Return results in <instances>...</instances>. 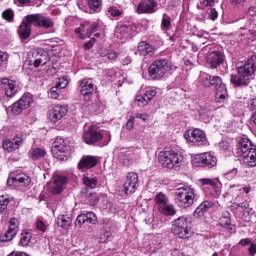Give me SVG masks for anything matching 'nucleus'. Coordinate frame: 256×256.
<instances>
[{"label":"nucleus","mask_w":256,"mask_h":256,"mask_svg":"<svg viewBox=\"0 0 256 256\" xmlns=\"http://www.w3.org/2000/svg\"><path fill=\"white\" fill-rule=\"evenodd\" d=\"M200 83L203 87L215 88L216 103H223L228 97L227 86L223 83V79L219 76H213L206 72H200Z\"/></svg>","instance_id":"nucleus-1"},{"label":"nucleus","mask_w":256,"mask_h":256,"mask_svg":"<svg viewBox=\"0 0 256 256\" xmlns=\"http://www.w3.org/2000/svg\"><path fill=\"white\" fill-rule=\"evenodd\" d=\"M175 203L180 209H189L195 203V189L191 186L181 185L174 190Z\"/></svg>","instance_id":"nucleus-2"},{"label":"nucleus","mask_w":256,"mask_h":256,"mask_svg":"<svg viewBox=\"0 0 256 256\" xmlns=\"http://www.w3.org/2000/svg\"><path fill=\"white\" fill-rule=\"evenodd\" d=\"M169 71H173V63L165 58L155 60L149 67V75L156 81L163 79Z\"/></svg>","instance_id":"nucleus-3"},{"label":"nucleus","mask_w":256,"mask_h":256,"mask_svg":"<svg viewBox=\"0 0 256 256\" xmlns=\"http://www.w3.org/2000/svg\"><path fill=\"white\" fill-rule=\"evenodd\" d=\"M158 161L167 169H173L183 163V156L172 149H164L159 153Z\"/></svg>","instance_id":"nucleus-4"},{"label":"nucleus","mask_w":256,"mask_h":256,"mask_svg":"<svg viewBox=\"0 0 256 256\" xmlns=\"http://www.w3.org/2000/svg\"><path fill=\"white\" fill-rule=\"evenodd\" d=\"M191 220L186 216H181L173 221L172 233H174L180 239H189L191 234Z\"/></svg>","instance_id":"nucleus-5"},{"label":"nucleus","mask_w":256,"mask_h":256,"mask_svg":"<svg viewBox=\"0 0 256 256\" xmlns=\"http://www.w3.org/2000/svg\"><path fill=\"white\" fill-rule=\"evenodd\" d=\"M192 164L195 167H208V169H213L217 166V157L211 155L209 152L202 154H197L192 159Z\"/></svg>","instance_id":"nucleus-6"},{"label":"nucleus","mask_w":256,"mask_h":256,"mask_svg":"<svg viewBox=\"0 0 256 256\" xmlns=\"http://www.w3.org/2000/svg\"><path fill=\"white\" fill-rule=\"evenodd\" d=\"M26 21H29L34 27H41L43 29H53L55 22L48 16L43 14H30L27 15Z\"/></svg>","instance_id":"nucleus-7"},{"label":"nucleus","mask_w":256,"mask_h":256,"mask_svg":"<svg viewBox=\"0 0 256 256\" xmlns=\"http://www.w3.org/2000/svg\"><path fill=\"white\" fill-rule=\"evenodd\" d=\"M51 58H49V53L43 49H36L32 51L30 57V65H33L36 69L41 67V65H47Z\"/></svg>","instance_id":"nucleus-8"},{"label":"nucleus","mask_w":256,"mask_h":256,"mask_svg":"<svg viewBox=\"0 0 256 256\" xmlns=\"http://www.w3.org/2000/svg\"><path fill=\"white\" fill-rule=\"evenodd\" d=\"M65 185H67V177L56 175L48 183V190L52 195H59V193H63Z\"/></svg>","instance_id":"nucleus-9"},{"label":"nucleus","mask_w":256,"mask_h":256,"mask_svg":"<svg viewBox=\"0 0 256 256\" xmlns=\"http://www.w3.org/2000/svg\"><path fill=\"white\" fill-rule=\"evenodd\" d=\"M68 111L69 108L67 107V105L56 104L49 109L48 118L51 123H57L67 115Z\"/></svg>","instance_id":"nucleus-10"},{"label":"nucleus","mask_w":256,"mask_h":256,"mask_svg":"<svg viewBox=\"0 0 256 256\" xmlns=\"http://www.w3.org/2000/svg\"><path fill=\"white\" fill-rule=\"evenodd\" d=\"M224 61L225 56L218 50H211L206 56V62L210 69H217V67H221Z\"/></svg>","instance_id":"nucleus-11"},{"label":"nucleus","mask_w":256,"mask_h":256,"mask_svg":"<svg viewBox=\"0 0 256 256\" xmlns=\"http://www.w3.org/2000/svg\"><path fill=\"white\" fill-rule=\"evenodd\" d=\"M239 75H242L245 79H249L251 75H255L256 71V56L253 55L245 62L243 66L237 68Z\"/></svg>","instance_id":"nucleus-12"},{"label":"nucleus","mask_w":256,"mask_h":256,"mask_svg":"<svg viewBox=\"0 0 256 256\" xmlns=\"http://www.w3.org/2000/svg\"><path fill=\"white\" fill-rule=\"evenodd\" d=\"M17 233H19V220L11 218L9 221L8 230L5 232V234L0 235V241L2 243L13 241V239H15L17 236Z\"/></svg>","instance_id":"nucleus-13"},{"label":"nucleus","mask_w":256,"mask_h":256,"mask_svg":"<svg viewBox=\"0 0 256 256\" xmlns=\"http://www.w3.org/2000/svg\"><path fill=\"white\" fill-rule=\"evenodd\" d=\"M80 93L83 95L85 101H91V95L95 91V84L91 78H84L79 81Z\"/></svg>","instance_id":"nucleus-14"},{"label":"nucleus","mask_w":256,"mask_h":256,"mask_svg":"<svg viewBox=\"0 0 256 256\" xmlns=\"http://www.w3.org/2000/svg\"><path fill=\"white\" fill-rule=\"evenodd\" d=\"M82 139L86 145H95V143L103 141V134L96 130L95 127H90L86 132H84Z\"/></svg>","instance_id":"nucleus-15"},{"label":"nucleus","mask_w":256,"mask_h":256,"mask_svg":"<svg viewBox=\"0 0 256 256\" xmlns=\"http://www.w3.org/2000/svg\"><path fill=\"white\" fill-rule=\"evenodd\" d=\"M98 28H99V24L97 22H94L91 25L81 24L80 27L75 29V33L77 34L79 39H87V38L91 37L93 35V33H95V31H97Z\"/></svg>","instance_id":"nucleus-16"},{"label":"nucleus","mask_w":256,"mask_h":256,"mask_svg":"<svg viewBox=\"0 0 256 256\" xmlns=\"http://www.w3.org/2000/svg\"><path fill=\"white\" fill-rule=\"evenodd\" d=\"M203 191H207V187H211L214 193H212L213 197H219L221 195V183L218 179H209V178H202L199 180Z\"/></svg>","instance_id":"nucleus-17"},{"label":"nucleus","mask_w":256,"mask_h":256,"mask_svg":"<svg viewBox=\"0 0 256 256\" xmlns=\"http://www.w3.org/2000/svg\"><path fill=\"white\" fill-rule=\"evenodd\" d=\"M157 5L155 0H141L136 8V13L138 15L155 13Z\"/></svg>","instance_id":"nucleus-18"},{"label":"nucleus","mask_w":256,"mask_h":256,"mask_svg":"<svg viewBox=\"0 0 256 256\" xmlns=\"http://www.w3.org/2000/svg\"><path fill=\"white\" fill-rule=\"evenodd\" d=\"M137 183H139V176L137 175V173L135 172L128 173L126 177V182L124 183V189H125L126 195L135 193Z\"/></svg>","instance_id":"nucleus-19"},{"label":"nucleus","mask_w":256,"mask_h":256,"mask_svg":"<svg viewBox=\"0 0 256 256\" xmlns=\"http://www.w3.org/2000/svg\"><path fill=\"white\" fill-rule=\"evenodd\" d=\"M186 141L190 143H205L207 137H205V132L201 129H194L190 134L189 132L184 134Z\"/></svg>","instance_id":"nucleus-20"},{"label":"nucleus","mask_w":256,"mask_h":256,"mask_svg":"<svg viewBox=\"0 0 256 256\" xmlns=\"http://www.w3.org/2000/svg\"><path fill=\"white\" fill-rule=\"evenodd\" d=\"M21 143H23V139L19 136H16L12 140H3L2 147L4 151H7V153H13V151H17V149L21 147Z\"/></svg>","instance_id":"nucleus-21"},{"label":"nucleus","mask_w":256,"mask_h":256,"mask_svg":"<svg viewBox=\"0 0 256 256\" xmlns=\"http://www.w3.org/2000/svg\"><path fill=\"white\" fill-rule=\"evenodd\" d=\"M30 183L31 178L26 174H18L15 177H9L7 180L9 187H19V185H29Z\"/></svg>","instance_id":"nucleus-22"},{"label":"nucleus","mask_w":256,"mask_h":256,"mask_svg":"<svg viewBox=\"0 0 256 256\" xmlns=\"http://www.w3.org/2000/svg\"><path fill=\"white\" fill-rule=\"evenodd\" d=\"M2 88L4 89L6 97H15V95H17V84H15V81L13 80L3 78Z\"/></svg>","instance_id":"nucleus-23"},{"label":"nucleus","mask_w":256,"mask_h":256,"mask_svg":"<svg viewBox=\"0 0 256 256\" xmlns=\"http://www.w3.org/2000/svg\"><path fill=\"white\" fill-rule=\"evenodd\" d=\"M233 213H242L243 217H249L251 210L249 209V202L244 201L241 203L233 202L230 206Z\"/></svg>","instance_id":"nucleus-24"},{"label":"nucleus","mask_w":256,"mask_h":256,"mask_svg":"<svg viewBox=\"0 0 256 256\" xmlns=\"http://www.w3.org/2000/svg\"><path fill=\"white\" fill-rule=\"evenodd\" d=\"M31 25H33V23L27 21V16H25L22 24L18 28L20 39H29V37H31Z\"/></svg>","instance_id":"nucleus-25"},{"label":"nucleus","mask_w":256,"mask_h":256,"mask_svg":"<svg viewBox=\"0 0 256 256\" xmlns=\"http://www.w3.org/2000/svg\"><path fill=\"white\" fill-rule=\"evenodd\" d=\"M256 148V146L249 140V138H244L239 143L238 147V155L240 157H243V155H247L249 151H253V149Z\"/></svg>","instance_id":"nucleus-26"},{"label":"nucleus","mask_w":256,"mask_h":256,"mask_svg":"<svg viewBox=\"0 0 256 256\" xmlns=\"http://www.w3.org/2000/svg\"><path fill=\"white\" fill-rule=\"evenodd\" d=\"M63 143H65V141L61 142V138L54 141L51 150L53 157H63V155H59V153H67V151H69L67 146Z\"/></svg>","instance_id":"nucleus-27"},{"label":"nucleus","mask_w":256,"mask_h":256,"mask_svg":"<svg viewBox=\"0 0 256 256\" xmlns=\"http://www.w3.org/2000/svg\"><path fill=\"white\" fill-rule=\"evenodd\" d=\"M97 165V158L95 156H86L82 158L78 164L79 169L82 171H87V169H91Z\"/></svg>","instance_id":"nucleus-28"},{"label":"nucleus","mask_w":256,"mask_h":256,"mask_svg":"<svg viewBox=\"0 0 256 256\" xmlns=\"http://www.w3.org/2000/svg\"><path fill=\"white\" fill-rule=\"evenodd\" d=\"M138 52L143 57H152L153 53H155V47L143 41V42H140L138 45Z\"/></svg>","instance_id":"nucleus-29"},{"label":"nucleus","mask_w":256,"mask_h":256,"mask_svg":"<svg viewBox=\"0 0 256 256\" xmlns=\"http://www.w3.org/2000/svg\"><path fill=\"white\" fill-rule=\"evenodd\" d=\"M213 207V203L210 201H203L194 211V217H204L205 213Z\"/></svg>","instance_id":"nucleus-30"},{"label":"nucleus","mask_w":256,"mask_h":256,"mask_svg":"<svg viewBox=\"0 0 256 256\" xmlns=\"http://www.w3.org/2000/svg\"><path fill=\"white\" fill-rule=\"evenodd\" d=\"M243 163L248 165V167L256 166V148H252L249 152H246V155H242Z\"/></svg>","instance_id":"nucleus-31"},{"label":"nucleus","mask_w":256,"mask_h":256,"mask_svg":"<svg viewBox=\"0 0 256 256\" xmlns=\"http://www.w3.org/2000/svg\"><path fill=\"white\" fill-rule=\"evenodd\" d=\"M131 31V28L127 25H118L115 30V37L117 39L123 40L127 39L129 37V33Z\"/></svg>","instance_id":"nucleus-32"},{"label":"nucleus","mask_w":256,"mask_h":256,"mask_svg":"<svg viewBox=\"0 0 256 256\" xmlns=\"http://www.w3.org/2000/svg\"><path fill=\"white\" fill-rule=\"evenodd\" d=\"M230 82L234 87H241L243 85H249V78L243 77V75L232 74L230 78Z\"/></svg>","instance_id":"nucleus-33"},{"label":"nucleus","mask_w":256,"mask_h":256,"mask_svg":"<svg viewBox=\"0 0 256 256\" xmlns=\"http://www.w3.org/2000/svg\"><path fill=\"white\" fill-rule=\"evenodd\" d=\"M213 111V107L209 105H205L204 107L200 108L198 113L199 117L201 118L204 123H209L211 121V113Z\"/></svg>","instance_id":"nucleus-34"},{"label":"nucleus","mask_w":256,"mask_h":256,"mask_svg":"<svg viewBox=\"0 0 256 256\" xmlns=\"http://www.w3.org/2000/svg\"><path fill=\"white\" fill-rule=\"evenodd\" d=\"M82 181L86 187L89 189H95L97 187V183L99 180L94 175L84 174L82 177Z\"/></svg>","instance_id":"nucleus-35"},{"label":"nucleus","mask_w":256,"mask_h":256,"mask_svg":"<svg viewBox=\"0 0 256 256\" xmlns=\"http://www.w3.org/2000/svg\"><path fill=\"white\" fill-rule=\"evenodd\" d=\"M32 238L31 230H24L20 235L19 245H21V247H27V245L31 243Z\"/></svg>","instance_id":"nucleus-36"},{"label":"nucleus","mask_w":256,"mask_h":256,"mask_svg":"<svg viewBox=\"0 0 256 256\" xmlns=\"http://www.w3.org/2000/svg\"><path fill=\"white\" fill-rule=\"evenodd\" d=\"M18 103L24 108L29 109L31 107V103H33V95L29 93H25L21 96V98L18 100Z\"/></svg>","instance_id":"nucleus-37"},{"label":"nucleus","mask_w":256,"mask_h":256,"mask_svg":"<svg viewBox=\"0 0 256 256\" xmlns=\"http://www.w3.org/2000/svg\"><path fill=\"white\" fill-rule=\"evenodd\" d=\"M160 213L163 215H175L177 213V210H175V206L173 204H165L164 206L159 207Z\"/></svg>","instance_id":"nucleus-38"},{"label":"nucleus","mask_w":256,"mask_h":256,"mask_svg":"<svg viewBox=\"0 0 256 256\" xmlns=\"http://www.w3.org/2000/svg\"><path fill=\"white\" fill-rule=\"evenodd\" d=\"M45 155H47V152L43 148H33L30 151V157H32L33 161H37V159H41Z\"/></svg>","instance_id":"nucleus-39"},{"label":"nucleus","mask_w":256,"mask_h":256,"mask_svg":"<svg viewBox=\"0 0 256 256\" xmlns=\"http://www.w3.org/2000/svg\"><path fill=\"white\" fill-rule=\"evenodd\" d=\"M99 54L101 55V57H107V59H109L110 61H115V59H117V57H119V53L111 50H107V49H100Z\"/></svg>","instance_id":"nucleus-40"},{"label":"nucleus","mask_w":256,"mask_h":256,"mask_svg":"<svg viewBox=\"0 0 256 256\" xmlns=\"http://www.w3.org/2000/svg\"><path fill=\"white\" fill-rule=\"evenodd\" d=\"M155 201L158 204L159 208L163 207L164 205H167V203H169V198L163 192H160L155 196Z\"/></svg>","instance_id":"nucleus-41"},{"label":"nucleus","mask_w":256,"mask_h":256,"mask_svg":"<svg viewBox=\"0 0 256 256\" xmlns=\"http://www.w3.org/2000/svg\"><path fill=\"white\" fill-rule=\"evenodd\" d=\"M88 7L92 13H97L101 10V0H87Z\"/></svg>","instance_id":"nucleus-42"},{"label":"nucleus","mask_w":256,"mask_h":256,"mask_svg":"<svg viewBox=\"0 0 256 256\" xmlns=\"http://www.w3.org/2000/svg\"><path fill=\"white\" fill-rule=\"evenodd\" d=\"M57 225L59 227L67 228L69 225H71V218L67 216H60L57 219Z\"/></svg>","instance_id":"nucleus-43"},{"label":"nucleus","mask_w":256,"mask_h":256,"mask_svg":"<svg viewBox=\"0 0 256 256\" xmlns=\"http://www.w3.org/2000/svg\"><path fill=\"white\" fill-rule=\"evenodd\" d=\"M219 224L221 227H225L226 229H229V231H233L234 226L231 224V219L229 217L220 218Z\"/></svg>","instance_id":"nucleus-44"},{"label":"nucleus","mask_w":256,"mask_h":256,"mask_svg":"<svg viewBox=\"0 0 256 256\" xmlns=\"http://www.w3.org/2000/svg\"><path fill=\"white\" fill-rule=\"evenodd\" d=\"M135 103L138 105V107H146V105H149V102L147 101V98H145L143 95H137L135 98Z\"/></svg>","instance_id":"nucleus-45"},{"label":"nucleus","mask_w":256,"mask_h":256,"mask_svg":"<svg viewBox=\"0 0 256 256\" xmlns=\"http://www.w3.org/2000/svg\"><path fill=\"white\" fill-rule=\"evenodd\" d=\"M24 110H25V108L22 107V105L19 103V101H16L12 105V113L14 115H21V113H23Z\"/></svg>","instance_id":"nucleus-46"},{"label":"nucleus","mask_w":256,"mask_h":256,"mask_svg":"<svg viewBox=\"0 0 256 256\" xmlns=\"http://www.w3.org/2000/svg\"><path fill=\"white\" fill-rule=\"evenodd\" d=\"M36 229H38V231H41V233H46L47 232V229H48V225L43 222V220L41 219H38L36 220Z\"/></svg>","instance_id":"nucleus-47"},{"label":"nucleus","mask_w":256,"mask_h":256,"mask_svg":"<svg viewBox=\"0 0 256 256\" xmlns=\"http://www.w3.org/2000/svg\"><path fill=\"white\" fill-rule=\"evenodd\" d=\"M84 217L86 219V223H91L92 225H95V223H97V216L93 212H88L84 214Z\"/></svg>","instance_id":"nucleus-48"},{"label":"nucleus","mask_w":256,"mask_h":256,"mask_svg":"<svg viewBox=\"0 0 256 256\" xmlns=\"http://www.w3.org/2000/svg\"><path fill=\"white\" fill-rule=\"evenodd\" d=\"M133 161H135V156H131V154H124L122 156V163L126 167L131 165V163H133Z\"/></svg>","instance_id":"nucleus-49"},{"label":"nucleus","mask_w":256,"mask_h":256,"mask_svg":"<svg viewBox=\"0 0 256 256\" xmlns=\"http://www.w3.org/2000/svg\"><path fill=\"white\" fill-rule=\"evenodd\" d=\"M229 189H236V191H239L240 194H241V191H244L246 194L251 193V188H249V187L241 188V185H239V184H237V185L230 184Z\"/></svg>","instance_id":"nucleus-50"},{"label":"nucleus","mask_w":256,"mask_h":256,"mask_svg":"<svg viewBox=\"0 0 256 256\" xmlns=\"http://www.w3.org/2000/svg\"><path fill=\"white\" fill-rule=\"evenodd\" d=\"M2 17H3V19H5L6 21H13V17H15V13H14L11 9H6V10L2 13Z\"/></svg>","instance_id":"nucleus-51"},{"label":"nucleus","mask_w":256,"mask_h":256,"mask_svg":"<svg viewBox=\"0 0 256 256\" xmlns=\"http://www.w3.org/2000/svg\"><path fill=\"white\" fill-rule=\"evenodd\" d=\"M87 201H88L89 205H97L99 203V198L97 197V194L90 193L87 196Z\"/></svg>","instance_id":"nucleus-52"},{"label":"nucleus","mask_w":256,"mask_h":256,"mask_svg":"<svg viewBox=\"0 0 256 256\" xmlns=\"http://www.w3.org/2000/svg\"><path fill=\"white\" fill-rule=\"evenodd\" d=\"M59 91H61V88L57 87L56 85L53 86L51 89H50V97L52 99H59Z\"/></svg>","instance_id":"nucleus-53"},{"label":"nucleus","mask_w":256,"mask_h":256,"mask_svg":"<svg viewBox=\"0 0 256 256\" xmlns=\"http://www.w3.org/2000/svg\"><path fill=\"white\" fill-rule=\"evenodd\" d=\"M217 3V0H200L201 9H205V7H213Z\"/></svg>","instance_id":"nucleus-54"},{"label":"nucleus","mask_w":256,"mask_h":256,"mask_svg":"<svg viewBox=\"0 0 256 256\" xmlns=\"http://www.w3.org/2000/svg\"><path fill=\"white\" fill-rule=\"evenodd\" d=\"M157 95V92L155 90H148L144 93V97L146 98V101L149 103L153 100V97Z\"/></svg>","instance_id":"nucleus-55"},{"label":"nucleus","mask_w":256,"mask_h":256,"mask_svg":"<svg viewBox=\"0 0 256 256\" xmlns=\"http://www.w3.org/2000/svg\"><path fill=\"white\" fill-rule=\"evenodd\" d=\"M67 85H69V81H67V78L62 77L61 79H59V81L56 83V87L60 88V89H65V87H67Z\"/></svg>","instance_id":"nucleus-56"},{"label":"nucleus","mask_w":256,"mask_h":256,"mask_svg":"<svg viewBox=\"0 0 256 256\" xmlns=\"http://www.w3.org/2000/svg\"><path fill=\"white\" fill-rule=\"evenodd\" d=\"M134 127H135V117L130 116V118L128 119V121L126 123V129L128 131H133Z\"/></svg>","instance_id":"nucleus-57"},{"label":"nucleus","mask_w":256,"mask_h":256,"mask_svg":"<svg viewBox=\"0 0 256 256\" xmlns=\"http://www.w3.org/2000/svg\"><path fill=\"white\" fill-rule=\"evenodd\" d=\"M9 205V199L0 200V213H5L7 211V206Z\"/></svg>","instance_id":"nucleus-58"},{"label":"nucleus","mask_w":256,"mask_h":256,"mask_svg":"<svg viewBox=\"0 0 256 256\" xmlns=\"http://www.w3.org/2000/svg\"><path fill=\"white\" fill-rule=\"evenodd\" d=\"M162 27L164 29H171V18L165 17V15L162 18Z\"/></svg>","instance_id":"nucleus-59"},{"label":"nucleus","mask_w":256,"mask_h":256,"mask_svg":"<svg viewBox=\"0 0 256 256\" xmlns=\"http://www.w3.org/2000/svg\"><path fill=\"white\" fill-rule=\"evenodd\" d=\"M217 17H219V13L217 10H215V8H212L208 13V19L211 21H216Z\"/></svg>","instance_id":"nucleus-60"},{"label":"nucleus","mask_w":256,"mask_h":256,"mask_svg":"<svg viewBox=\"0 0 256 256\" xmlns=\"http://www.w3.org/2000/svg\"><path fill=\"white\" fill-rule=\"evenodd\" d=\"M84 223H87L85 214L78 215L76 218V225H79V227H81V225H83Z\"/></svg>","instance_id":"nucleus-61"},{"label":"nucleus","mask_w":256,"mask_h":256,"mask_svg":"<svg viewBox=\"0 0 256 256\" xmlns=\"http://www.w3.org/2000/svg\"><path fill=\"white\" fill-rule=\"evenodd\" d=\"M108 11L112 17H119V15H121L120 10L115 7H110Z\"/></svg>","instance_id":"nucleus-62"},{"label":"nucleus","mask_w":256,"mask_h":256,"mask_svg":"<svg viewBox=\"0 0 256 256\" xmlns=\"http://www.w3.org/2000/svg\"><path fill=\"white\" fill-rule=\"evenodd\" d=\"M95 38H91L87 43L84 44L85 49H92L93 45H95Z\"/></svg>","instance_id":"nucleus-63"},{"label":"nucleus","mask_w":256,"mask_h":256,"mask_svg":"<svg viewBox=\"0 0 256 256\" xmlns=\"http://www.w3.org/2000/svg\"><path fill=\"white\" fill-rule=\"evenodd\" d=\"M250 108H251V111H253V113H256V98L251 100Z\"/></svg>","instance_id":"nucleus-64"}]
</instances>
